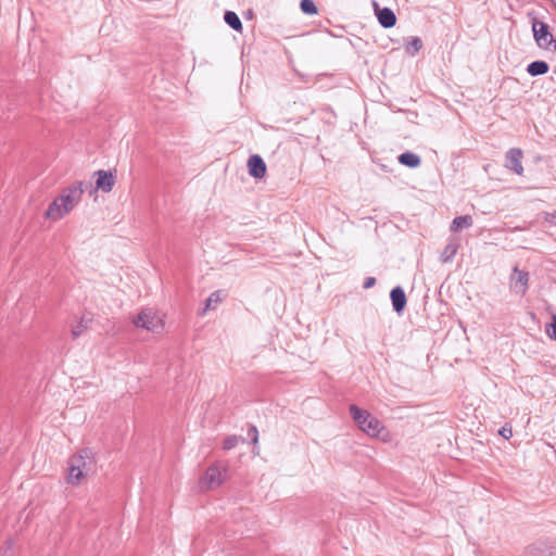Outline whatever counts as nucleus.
I'll list each match as a JSON object with an SVG mask.
<instances>
[{
	"label": "nucleus",
	"instance_id": "nucleus-7",
	"mask_svg": "<svg viewBox=\"0 0 556 556\" xmlns=\"http://www.w3.org/2000/svg\"><path fill=\"white\" fill-rule=\"evenodd\" d=\"M509 287L514 293L525 295L529 287V273L515 266L509 276Z\"/></svg>",
	"mask_w": 556,
	"mask_h": 556
},
{
	"label": "nucleus",
	"instance_id": "nucleus-14",
	"mask_svg": "<svg viewBox=\"0 0 556 556\" xmlns=\"http://www.w3.org/2000/svg\"><path fill=\"white\" fill-rule=\"evenodd\" d=\"M399 163L409 168H416L420 165L421 160L419 155L413 152H404L397 157Z\"/></svg>",
	"mask_w": 556,
	"mask_h": 556
},
{
	"label": "nucleus",
	"instance_id": "nucleus-20",
	"mask_svg": "<svg viewBox=\"0 0 556 556\" xmlns=\"http://www.w3.org/2000/svg\"><path fill=\"white\" fill-rule=\"evenodd\" d=\"M223 301L222 291L213 292L205 301L204 312L215 308L216 304Z\"/></svg>",
	"mask_w": 556,
	"mask_h": 556
},
{
	"label": "nucleus",
	"instance_id": "nucleus-8",
	"mask_svg": "<svg viewBox=\"0 0 556 556\" xmlns=\"http://www.w3.org/2000/svg\"><path fill=\"white\" fill-rule=\"evenodd\" d=\"M97 177L96 187L92 186V189H88L90 193L96 192L97 190H101L103 192H110L115 185V176L112 172H106L103 169H99L94 173Z\"/></svg>",
	"mask_w": 556,
	"mask_h": 556
},
{
	"label": "nucleus",
	"instance_id": "nucleus-6",
	"mask_svg": "<svg viewBox=\"0 0 556 556\" xmlns=\"http://www.w3.org/2000/svg\"><path fill=\"white\" fill-rule=\"evenodd\" d=\"M88 457V451H83L78 455H74L68 460V476L67 482L71 484H79L84 477V469L87 466L86 458Z\"/></svg>",
	"mask_w": 556,
	"mask_h": 556
},
{
	"label": "nucleus",
	"instance_id": "nucleus-13",
	"mask_svg": "<svg viewBox=\"0 0 556 556\" xmlns=\"http://www.w3.org/2000/svg\"><path fill=\"white\" fill-rule=\"evenodd\" d=\"M459 249V239L456 237H451L448 239V243L443 249L440 261L442 263H448L453 260Z\"/></svg>",
	"mask_w": 556,
	"mask_h": 556
},
{
	"label": "nucleus",
	"instance_id": "nucleus-25",
	"mask_svg": "<svg viewBox=\"0 0 556 556\" xmlns=\"http://www.w3.org/2000/svg\"><path fill=\"white\" fill-rule=\"evenodd\" d=\"M0 556H13V541L8 540L4 546L0 549Z\"/></svg>",
	"mask_w": 556,
	"mask_h": 556
},
{
	"label": "nucleus",
	"instance_id": "nucleus-19",
	"mask_svg": "<svg viewBox=\"0 0 556 556\" xmlns=\"http://www.w3.org/2000/svg\"><path fill=\"white\" fill-rule=\"evenodd\" d=\"M527 556H556L553 547H532L527 552Z\"/></svg>",
	"mask_w": 556,
	"mask_h": 556
},
{
	"label": "nucleus",
	"instance_id": "nucleus-12",
	"mask_svg": "<svg viewBox=\"0 0 556 556\" xmlns=\"http://www.w3.org/2000/svg\"><path fill=\"white\" fill-rule=\"evenodd\" d=\"M390 298L392 302L393 309L400 314L404 311L406 306V295L404 290L399 286L391 290Z\"/></svg>",
	"mask_w": 556,
	"mask_h": 556
},
{
	"label": "nucleus",
	"instance_id": "nucleus-4",
	"mask_svg": "<svg viewBox=\"0 0 556 556\" xmlns=\"http://www.w3.org/2000/svg\"><path fill=\"white\" fill-rule=\"evenodd\" d=\"M132 323L138 328H143L148 331L160 332L164 327V321L159 312L153 308L142 309L134 319Z\"/></svg>",
	"mask_w": 556,
	"mask_h": 556
},
{
	"label": "nucleus",
	"instance_id": "nucleus-18",
	"mask_svg": "<svg viewBox=\"0 0 556 556\" xmlns=\"http://www.w3.org/2000/svg\"><path fill=\"white\" fill-rule=\"evenodd\" d=\"M224 20H225L226 24L229 25L232 29H235L237 31L242 30V23H241L239 16L237 15V13H235L232 11H226L225 15H224Z\"/></svg>",
	"mask_w": 556,
	"mask_h": 556
},
{
	"label": "nucleus",
	"instance_id": "nucleus-22",
	"mask_svg": "<svg viewBox=\"0 0 556 556\" xmlns=\"http://www.w3.org/2000/svg\"><path fill=\"white\" fill-rule=\"evenodd\" d=\"M239 441L244 442V439L237 437V435H228L227 438H225V440L223 442V448L225 451H229V450L236 447L237 444L239 443Z\"/></svg>",
	"mask_w": 556,
	"mask_h": 556
},
{
	"label": "nucleus",
	"instance_id": "nucleus-17",
	"mask_svg": "<svg viewBox=\"0 0 556 556\" xmlns=\"http://www.w3.org/2000/svg\"><path fill=\"white\" fill-rule=\"evenodd\" d=\"M472 226V217L470 215H463L455 217L451 225V231H458L463 228H469Z\"/></svg>",
	"mask_w": 556,
	"mask_h": 556
},
{
	"label": "nucleus",
	"instance_id": "nucleus-15",
	"mask_svg": "<svg viewBox=\"0 0 556 556\" xmlns=\"http://www.w3.org/2000/svg\"><path fill=\"white\" fill-rule=\"evenodd\" d=\"M548 68L549 66L545 61H533L528 65L527 72L531 76H539L546 74Z\"/></svg>",
	"mask_w": 556,
	"mask_h": 556
},
{
	"label": "nucleus",
	"instance_id": "nucleus-16",
	"mask_svg": "<svg viewBox=\"0 0 556 556\" xmlns=\"http://www.w3.org/2000/svg\"><path fill=\"white\" fill-rule=\"evenodd\" d=\"M92 321V316L90 314H84L79 320V323L72 328V336L74 339L78 338L85 330L88 329L89 325Z\"/></svg>",
	"mask_w": 556,
	"mask_h": 556
},
{
	"label": "nucleus",
	"instance_id": "nucleus-10",
	"mask_svg": "<svg viewBox=\"0 0 556 556\" xmlns=\"http://www.w3.org/2000/svg\"><path fill=\"white\" fill-rule=\"evenodd\" d=\"M248 169L252 177L263 178L266 174V164L260 155L254 154L248 160Z\"/></svg>",
	"mask_w": 556,
	"mask_h": 556
},
{
	"label": "nucleus",
	"instance_id": "nucleus-26",
	"mask_svg": "<svg viewBox=\"0 0 556 556\" xmlns=\"http://www.w3.org/2000/svg\"><path fill=\"white\" fill-rule=\"evenodd\" d=\"M248 435L251 438L253 444L258 442V431L255 426H251L248 430Z\"/></svg>",
	"mask_w": 556,
	"mask_h": 556
},
{
	"label": "nucleus",
	"instance_id": "nucleus-24",
	"mask_svg": "<svg viewBox=\"0 0 556 556\" xmlns=\"http://www.w3.org/2000/svg\"><path fill=\"white\" fill-rule=\"evenodd\" d=\"M545 331L548 338L556 341V314H552V323L546 326Z\"/></svg>",
	"mask_w": 556,
	"mask_h": 556
},
{
	"label": "nucleus",
	"instance_id": "nucleus-2",
	"mask_svg": "<svg viewBox=\"0 0 556 556\" xmlns=\"http://www.w3.org/2000/svg\"><path fill=\"white\" fill-rule=\"evenodd\" d=\"M350 414L355 424L367 434L378 435L382 429L381 422L375 418L368 410L361 409L357 405H350Z\"/></svg>",
	"mask_w": 556,
	"mask_h": 556
},
{
	"label": "nucleus",
	"instance_id": "nucleus-3",
	"mask_svg": "<svg viewBox=\"0 0 556 556\" xmlns=\"http://www.w3.org/2000/svg\"><path fill=\"white\" fill-rule=\"evenodd\" d=\"M531 24L533 37L539 48L556 53V39L549 31L548 24L539 21L536 17H532Z\"/></svg>",
	"mask_w": 556,
	"mask_h": 556
},
{
	"label": "nucleus",
	"instance_id": "nucleus-1",
	"mask_svg": "<svg viewBox=\"0 0 556 556\" xmlns=\"http://www.w3.org/2000/svg\"><path fill=\"white\" fill-rule=\"evenodd\" d=\"M92 189V184L88 181H75L64 188L49 205L45 215L52 220H59L74 210L80 202L85 191Z\"/></svg>",
	"mask_w": 556,
	"mask_h": 556
},
{
	"label": "nucleus",
	"instance_id": "nucleus-21",
	"mask_svg": "<svg viewBox=\"0 0 556 556\" xmlns=\"http://www.w3.org/2000/svg\"><path fill=\"white\" fill-rule=\"evenodd\" d=\"M300 9L303 13L307 15L317 14L318 10L313 0H301Z\"/></svg>",
	"mask_w": 556,
	"mask_h": 556
},
{
	"label": "nucleus",
	"instance_id": "nucleus-9",
	"mask_svg": "<svg viewBox=\"0 0 556 556\" xmlns=\"http://www.w3.org/2000/svg\"><path fill=\"white\" fill-rule=\"evenodd\" d=\"M523 157V152L521 149L511 148L507 151L505 155V167L509 170H513L517 175H522L523 166L521 164V160Z\"/></svg>",
	"mask_w": 556,
	"mask_h": 556
},
{
	"label": "nucleus",
	"instance_id": "nucleus-11",
	"mask_svg": "<svg viewBox=\"0 0 556 556\" xmlns=\"http://www.w3.org/2000/svg\"><path fill=\"white\" fill-rule=\"evenodd\" d=\"M375 11L380 25L384 28L393 27L396 23V16L394 12L389 8L379 9L375 3Z\"/></svg>",
	"mask_w": 556,
	"mask_h": 556
},
{
	"label": "nucleus",
	"instance_id": "nucleus-27",
	"mask_svg": "<svg viewBox=\"0 0 556 556\" xmlns=\"http://www.w3.org/2000/svg\"><path fill=\"white\" fill-rule=\"evenodd\" d=\"M498 433L505 438V439H509L511 435H513V430H511V427H509L508 425H505L503 426Z\"/></svg>",
	"mask_w": 556,
	"mask_h": 556
},
{
	"label": "nucleus",
	"instance_id": "nucleus-23",
	"mask_svg": "<svg viewBox=\"0 0 556 556\" xmlns=\"http://www.w3.org/2000/svg\"><path fill=\"white\" fill-rule=\"evenodd\" d=\"M422 47V42L418 37H414L410 39V41L406 46V51L414 55L416 52H418Z\"/></svg>",
	"mask_w": 556,
	"mask_h": 556
},
{
	"label": "nucleus",
	"instance_id": "nucleus-28",
	"mask_svg": "<svg viewBox=\"0 0 556 556\" xmlns=\"http://www.w3.org/2000/svg\"><path fill=\"white\" fill-rule=\"evenodd\" d=\"M376 285V278L375 277H367L364 281L363 288L364 289H370Z\"/></svg>",
	"mask_w": 556,
	"mask_h": 556
},
{
	"label": "nucleus",
	"instance_id": "nucleus-5",
	"mask_svg": "<svg viewBox=\"0 0 556 556\" xmlns=\"http://www.w3.org/2000/svg\"><path fill=\"white\" fill-rule=\"evenodd\" d=\"M226 467L219 464L210 466L200 481L201 489L214 490L226 479Z\"/></svg>",
	"mask_w": 556,
	"mask_h": 556
}]
</instances>
